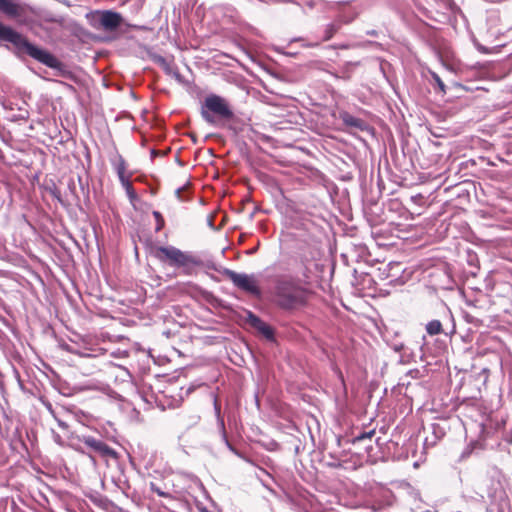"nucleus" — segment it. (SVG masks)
<instances>
[{"label": "nucleus", "instance_id": "nucleus-1", "mask_svg": "<svg viewBox=\"0 0 512 512\" xmlns=\"http://www.w3.org/2000/svg\"><path fill=\"white\" fill-rule=\"evenodd\" d=\"M0 41L11 43L17 57L28 55L41 64L56 70L57 75H62L65 72V65L51 52L34 45L21 33L2 22H0Z\"/></svg>", "mask_w": 512, "mask_h": 512}, {"label": "nucleus", "instance_id": "nucleus-2", "mask_svg": "<svg viewBox=\"0 0 512 512\" xmlns=\"http://www.w3.org/2000/svg\"><path fill=\"white\" fill-rule=\"evenodd\" d=\"M310 295V290L291 276L283 275L275 279L274 303L285 312H294L305 307Z\"/></svg>", "mask_w": 512, "mask_h": 512}, {"label": "nucleus", "instance_id": "nucleus-3", "mask_svg": "<svg viewBox=\"0 0 512 512\" xmlns=\"http://www.w3.org/2000/svg\"><path fill=\"white\" fill-rule=\"evenodd\" d=\"M143 386L141 391L137 392V398L147 404L155 403L159 408L165 410L167 408L178 407L184 399L182 386Z\"/></svg>", "mask_w": 512, "mask_h": 512}, {"label": "nucleus", "instance_id": "nucleus-4", "mask_svg": "<svg viewBox=\"0 0 512 512\" xmlns=\"http://www.w3.org/2000/svg\"><path fill=\"white\" fill-rule=\"evenodd\" d=\"M201 116L209 124H215L216 118L223 121H232L235 118L227 100L216 94H210L205 98Z\"/></svg>", "mask_w": 512, "mask_h": 512}, {"label": "nucleus", "instance_id": "nucleus-5", "mask_svg": "<svg viewBox=\"0 0 512 512\" xmlns=\"http://www.w3.org/2000/svg\"><path fill=\"white\" fill-rule=\"evenodd\" d=\"M87 19L93 28L105 32L116 31L124 21L120 13L112 10L92 11L87 14Z\"/></svg>", "mask_w": 512, "mask_h": 512}, {"label": "nucleus", "instance_id": "nucleus-6", "mask_svg": "<svg viewBox=\"0 0 512 512\" xmlns=\"http://www.w3.org/2000/svg\"><path fill=\"white\" fill-rule=\"evenodd\" d=\"M158 252L162 254L164 258L168 260L169 265L173 267L198 266L201 263L197 257L183 252L174 246H161Z\"/></svg>", "mask_w": 512, "mask_h": 512}, {"label": "nucleus", "instance_id": "nucleus-7", "mask_svg": "<svg viewBox=\"0 0 512 512\" xmlns=\"http://www.w3.org/2000/svg\"><path fill=\"white\" fill-rule=\"evenodd\" d=\"M224 275L229 278L233 285L238 289L257 298L262 296V291L257 284L254 274L238 273L236 271L226 269Z\"/></svg>", "mask_w": 512, "mask_h": 512}, {"label": "nucleus", "instance_id": "nucleus-8", "mask_svg": "<svg viewBox=\"0 0 512 512\" xmlns=\"http://www.w3.org/2000/svg\"><path fill=\"white\" fill-rule=\"evenodd\" d=\"M246 322L259 334H261L268 341H275V329L264 322L258 315L250 310H246Z\"/></svg>", "mask_w": 512, "mask_h": 512}, {"label": "nucleus", "instance_id": "nucleus-9", "mask_svg": "<svg viewBox=\"0 0 512 512\" xmlns=\"http://www.w3.org/2000/svg\"><path fill=\"white\" fill-rule=\"evenodd\" d=\"M338 119L342 121L345 128L349 131L356 130L363 132L370 130V126L365 120L352 115L348 111L340 110L338 112Z\"/></svg>", "mask_w": 512, "mask_h": 512}, {"label": "nucleus", "instance_id": "nucleus-10", "mask_svg": "<svg viewBox=\"0 0 512 512\" xmlns=\"http://www.w3.org/2000/svg\"><path fill=\"white\" fill-rule=\"evenodd\" d=\"M27 5L16 0H0V11L9 18H19L26 14Z\"/></svg>", "mask_w": 512, "mask_h": 512}, {"label": "nucleus", "instance_id": "nucleus-11", "mask_svg": "<svg viewBox=\"0 0 512 512\" xmlns=\"http://www.w3.org/2000/svg\"><path fill=\"white\" fill-rule=\"evenodd\" d=\"M110 162L122 184V187L128 194V175L126 174V162L124 158L117 152H115L111 154Z\"/></svg>", "mask_w": 512, "mask_h": 512}, {"label": "nucleus", "instance_id": "nucleus-12", "mask_svg": "<svg viewBox=\"0 0 512 512\" xmlns=\"http://www.w3.org/2000/svg\"><path fill=\"white\" fill-rule=\"evenodd\" d=\"M83 442L93 451L99 453L102 456L116 457V453L103 441L88 436L83 438Z\"/></svg>", "mask_w": 512, "mask_h": 512}, {"label": "nucleus", "instance_id": "nucleus-13", "mask_svg": "<svg viewBox=\"0 0 512 512\" xmlns=\"http://www.w3.org/2000/svg\"><path fill=\"white\" fill-rule=\"evenodd\" d=\"M415 358L416 354L413 352V350L410 347L405 346L403 350L399 351L395 355L394 360L398 364L405 365L415 361Z\"/></svg>", "mask_w": 512, "mask_h": 512}, {"label": "nucleus", "instance_id": "nucleus-14", "mask_svg": "<svg viewBox=\"0 0 512 512\" xmlns=\"http://www.w3.org/2000/svg\"><path fill=\"white\" fill-rule=\"evenodd\" d=\"M425 331L429 336H436L444 333L443 324L439 319H433L426 323Z\"/></svg>", "mask_w": 512, "mask_h": 512}, {"label": "nucleus", "instance_id": "nucleus-15", "mask_svg": "<svg viewBox=\"0 0 512 512\" xmlns=\"http://www.w3.org/2000/svg\"><path fill=\"white\" fill-rule=\"evenodd\" d=\"M214 407H215V412L217 414V418H218V425H219V428H220V431H221V436H222V439L223 441L225 442V444L227 445V447L230 449V450H233L231 444L229 443L228 441V438H227V434H226V431H225V424H224V420L223 418L220 417V407L217 403V400L215 399L214 401Z\"/></svg>", "mask_w": 512, "mask_h": 512}, {"label": "nucleus", "instance_id": "nucleus-16", "mask_svg": "<svg viewBox=\"0 0 512 512\" xmlns=\"http://www.w3.org/2000/svg\"><path fill=\"white\" fill-rule=\"evenodd\" d=\"M374 434H375V430H370L368 432L360 433L352 438L351 443L357 444V443L364 442V441L368 440L369 444L365 445V449L371 450L372 449L371 439L374 436Z\"/></svg>", "mask_w": 512, "mask_h": 512}, {"label": "nucleus", "instance_id": "nucleus-17", "mask_svg": "<svg viewBox=\"0 0 512 512\" xmlns=\"http://www.w3.org/2000/svg\"><path fill=\"white\" fill-rule=\"evenodd\" d=\"M150 485V489L157 493L159 496L161 497H165V498H168V499H172V495L167 491V485L166 484H158L157 482L155 481H150L149 483Z\"/></svg>", "mask_w": 512, "mask_h": 512}, {"label": "nucleus", "instance_id": "nucleus-18", "mask_svg": "<svg viewBox=\"0 0 512 512\" xmlns=\"http://www.w3.org/2000/svg\"><path fill=\"white\" fill-rule=\"evenodd\" d=\"M155 62L163 69V71L168 75L172 73V70L175 68V64L172 60H167L163 56H157L155 58Z\"/></svg>", "mask_w": 512, "mask_h": 512}, {"label": "nucleus", "instance_id": "nucleus-19", "mask_svg": "<svg viewBox=\"0 0 512 512\" xmlns=\"http://www.w3.org/2000/svg\"><path fill=\"white\" fill-rule=\"evenodd\" d=\"M340 27H341L340 23H330V24L326 25V27L324 29V34H323L322 40L323 41L330 40L335 35V33L340 29Z\"/></svg>", "mask_w": 512, "mask_h": 512}, {"label": "nucleus", "instance_id": "nucleus-20", "mask_svg": "<svg viewBox=\"0 0 512 512\" xmlns=\"http://www.w3.org/2000/svg\"><path fill=\"white\" fill-rule=\"evenodd\" d=\"M430 74H431V77L434 80L435 84L437 85V87L441 91V93L445 94L446 93V85L444 84V82L442 81L440 76L437 73H435V72H430Z\"/></svg>", "mask_w": 512, "mask_h": 512}, {"label": "nucleus", "instance_id": "nucleus-21", "mask_svg": "<svg viewBox=\"0 0 512 512\" xmlns=\"http://www.w3.org/2000/svg\"><path fill=\"white\" fill-rule=\"evenodd\" d=\"M388 346L394 351L395 355L404 349L406 346L403 342L398 340L387 341Z\"/></svg>", "mask_w": 512, "mask_h": 512}, {"label": "nucleus", "instance_id": "nucleus-22", "mask_svg": "<svg viewBox=\"0 0 512 512\" xmlns=\"http://www.w3.org/2000/svg\"><path fill=\"white\" fill-rule=\"evenodd\" d=\"M139 203H140L139 197H138L135 189L133 188L132 184L130 183V204H132V206L135 209H137Z\"/></svg>", "mask_w": 512, "mask_h": 512}, {"label": "nucleus", "instance_id": "nucleus-23", "mask_svg": "<svg viewBox=\"0 0 512 512\" xmlns=\"http://www.w3.org/2000/svg\"><path fill=\"white\" fill-rule=\"evenodd\" d=\"M153 215L157 221L156 230L159 231L164 226V219L161 213L158 211H153Z\"/></svg>", "mask_w": 512, "mask_h": 512}, {"label": "nucleus", "instance_id": "nucleus-24", "mask_svg": "<svg viewBox=\"0 0 512 512\" xmlns=\"http://www.w3.org/2000/svg\"><path fill=\"white\" fill-rule=\"evenodd\" d=\"M168 75L174 77L178 81H181V74L179 73L178 68L176 66L172 70V73H169Z\"/></svg>", "mask_w": 512, "mask_h": 512}, {"label": "nucleus", "instance_id": "nucleus-25", "mask_svg": "<svg viewBox=\"0 0 512 512\" xmlns=\"http://www.w3.org/2000/svg\"><path fill=\"white\" fill-rule=\"evenodd\" d=\"M408 374L412 377V378H417L418 375L420 374V371L418 369H411L409 370Z\"/></svg>", "mask_w": 512, "mask_h": 512}, {"label": "nucleus", "instance_id": "nucleus-26", "mask_svg": "<svg viewBox=\"0 0 512 512\" xmlns=\"http://www.w3.org/2000/svg\"><path fill=\"white\" fill-rule=\"evenodd\" d=\"M366 35L372 36V37H378L379 32L375 29L367 30Z\"/></svg>", "mask_w": 512, "mask_h": 512}, {"label": "nucleus", "instance_id": "nucleus-27", "mask_svg": "<svg viewBox=\"0 0 512 512\" xmlns=\"http://www.w3.org/2000/svg\"><path fill=\"white\" fill-rule=\"evenodd\" d=\"M58 421V425L62 428V429H67L68 428V425L61 421V420H57Z\"/></svg>", "mask_w": 512, "mask_h": 512}, {"label": "nucleus", "instance_id": "nucleus-28", "mask_svg": "<svg viewBox=\"0 0 512 512\" xmlns=\"http://www.w3.org/2000/svg\"><path fill=\"white\" fill-rule=\"evenodd\" d=\"M194 388H195V386H189V387L187 388V390L185 391V394H186V395H189L191 392H193V391H194Z\"/></svg>", "mask_w": 512, "mask_h": 512}, {"label": "nucleus", "instance_id": "nucleus-29", "mask_svg": "<svg viewBox=\"0 0 512 512\" xmlns=\"http://www.w3.org/2000/svg\"><path fill=\"white\" fill-rule=\"evenodd\" d=\"M256 251H257V247H254V248H252V249L248 250V251H247V254L252 255V254H254Z\"/></svg>", "mask_w": 512, "mask_h": 512}, {"label": "nucleus", "instance_id": "nucleus-30", "mask_svg": "<svg viewBox=\"0 0 512 512\" xmlns=\"http://www.w3.org/2000/svg\"><path fill=\"white\" fill-rule=\"evenodd\" d=\"M445 311H446L447 316H449L450 318H453L452 313L448 308H445Z\"/></svg>", "mask_w": 512, "mask_h": 512}, {"label": "nucleus", "instance_id": "nucleus-31", "mask_svg": "<svg viewBox=\"0 0 512 512\" xmlns=\"http://www.w3.org/2000/svg\"><path fill=\"white\" fill-rule=\"evenodd\" d=\"M63 389L60 390L61 393H65L64 390L65 389H69V386L68 385H65V386H62Z\"/></svg>", "mask_w": 512, "mask_h": 512}, {"label": "nucleus", "instance_id": "nucleus-32", "mask_svg": "<svg viewBox=\"0 0 512 512\" xmlns=\"http://www.w3.org/2000/svg\"><path fill=\"white\" fill-rule=\"evenodd\" d=\"M53 195H54V196H55L59 201H61V198H60V196H59V193L54 192V193H53Z\"/></svg>", "mask_w": 512, "mask_h": 512}, {"label": "nucleus", "instance_id": "nucleus-33", "mask_svg": "<svg viewBox=\"0 0 512 512\" xmlns=\"http://www.w3.org/2000/svg\"><path fill=\"white\" fill-rule=\"evenodd\" d=\"M53 195H54V196H55L59 201H61V198H60V196H59V193L54 192V193H53Z\"/></svg>", "mask_w": 512, "mask_h": 512}, {"label": "nucleus", "instance_id": "nucleus-34", "mask_svg": "<svg viewBox=\"0 0 512 512\" xmlns=\"http://www.w3.org/2000/svg\"><path fill=\"white\" fill-rule=\"evenodd\" d=\"M422 341H423V344H422V345H421V347H420V349H421V350H422L423 345L425 344V341H426V337H425V336H423V337H422Z\"/></svg>", "mask_w": 512, "mask_h": 512}, {"label": "nucleus", "instance_id": "nucleus-35", "mask_svg": "<svg viewBox=\"0 0 512 512\" xmlns=\"http://www.w3.org/2000/svg\"><path fill=\"white\" fill-rule=\"evenodd\" d=\"M135 313H136V310L133 309V310H130L129 315L132 316Z\"/></svg>", "mask_w": 512, "mask_h": 512}, {"label": "nucleus", "instance_id": "nucleus-36", "mask_svg": "<svg viewBox=\"0 0 512 512\" xmlns=\"http://www.w3.org/2000/svg\"><path fill=\"white\" fill-rule=\"evenodd\" d=\"M130 97L136 98V95L134 94L133 91H130Z\"/></svg>", "mask_w": 512, "mask_h": 512}, {"label": "nucleus", "instance_id": "nucleus-37", "mask_svg": "<svg viewBox=\"0 0 512 512\" xmlns=\"http://www.w3.org/2000/svg\"><path fill=\"white\" fill-rule=\"evenodd\" d=\"M345 179H349V180L352 179V175H346Z\"/></svg>", "mask_w": 512, "mask_h": 512}, {"label": "nucleus", "instance_id": "nucleus-38", "mask_svg": "<svg viewBox=\"0 0 512 512\" xmlns=\"http://www.w3.org/2000/svg\"><path fill=\"white\" fill-rule=\"evenodd\" d=\"M129 463L135 467V464L132 462V459L130 458Z\"/></svg>", "mask_w": 512, "mask_h": 512}, {"label": "nucleus", "instance_id": "nucleus-39", "mask_svg": "<svg viewBox=\"0 0 512 512\" xmlns=\"http://www.w3.org/2000/svg\"><path fill=\"white\" fill-rule=\"evenodd\" d=\"M151 154H152V156L155 155V150L154 149L151 151Z\"/></svg>", "mask_w": 512, "mask_h": 512}]
</instances>
